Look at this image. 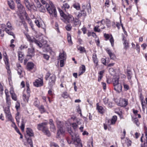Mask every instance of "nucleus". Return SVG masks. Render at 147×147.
Masks as SVG:
<instances>
[{"label": "nucleus", "mask_w": 147, "mask_h": 147, "mask_svg": "<svg viewBox=\"0 0 147 147\" xmlns=\"http://www.w3.org/2000/svg\"><path fill=\"white\" fill-rule=\"evenodd\" d=\"M61 16L62 18V20L65 23H71L73 24V26H76L80 24V22L78 19L76 18L75 20L73 16L68 13L65 14L62 11H60Z\"/></svg>", "instance_id": "f257e3e1"}, {"label": "nucleus", "mask_w": 147, "mask_h": 147, "mask_svg": "<svg viewBox=\"0 0 147 147\" xmlns=\"http://www.w3.org/2000/svg\"><path fill=\"white\" fill-rule=\"evenodd\" d=\"M40 2L43 5L46 4L45 7L47 11L50 15V17L51 18L57 16V12L55 7L53 3L51 1H49V3H47L45 0H41Z\"/></svg>", "instance_id": "f03ea898"}, {"label": "nucleus", "mask_w": 147, "mask_h": 147, "mask_svg": "<svg viewBox=\"0 0 147 147\" xmlns=\"http://www.w3.org/2000/svg\"><path fill=\"white\" fill-rule=\"evenodd\" d=\"M26 36L28 40L30 42L35 43L37 46H39L40 48H41L42 47V44L39 41L37 40L36 38H32L30 37V36L28 35H27Z\"/></svg>", "instance_id": "7ed1b4c3"}, {"label": "nucleus", "mask_w": 147, "mask_h": 147, "mask_svg": "<svg viewBox=\"0 0 147 147\" xmlns=\"http://www.w3.org/2000/svg\"><path fill=\"white\" fill-rule=\"evenodd\" d=\"M4 111L6 118L8 119L9 121L13 122V119L10 113L9 107H5L4 109Z\"/></svg>", "instance_id": "20e7f679"}, {"label": "nucleus", "mask_w": 147, "mask_h": 147, "mask_svg": "<svg viewBox=\"0 0 147 147\" xmlns=\"http://www.w3.org/2000/svg\"><path fill=\"white\" fill-rule=\"evenodd\" d=\"M48 122L46 120L45 122L38 124L37 126V128L38 130H42L48 127L47 125Z\"/></svg>", "instance_id": "39448f33"}, {"label": "nucleus", "mask_w": 147, "mask_h": 147, "mask_svg": "<svg viewBox=\"0 0 147 147\" xmlns=\"http://www.w3.org/2000/svg\"><path fill=\"white\" fill-rule=\"evenodd\" d=\"M56 79V77L55 75H53L50 76L49 78V84L51 86H52L55 84Z\"/></svg>", "instance_id": "423d86ee"}, {"label": "nucleus", "mask_w": 147, "mask_h": 147, "mask_svg": "<svg viewBox=\"0 0 147 147\" xmlns=\"http://www.w3.org/2000/svg\"><path fill=\"white\" fill-rule=\"evenodd\" d=\"M58 123V122L57 123V127L58 128L57 133L58 138L59 137L60 135L63 134L65 132V130L63 129L61 125H59Z\"/></svg>", "instance_id": "0eeeda50"}, {"label": "nucleus", "mask_w": 147, "mask_h": 147, "mask_svg": "<svg viewBox=\"0 0 147 147\" xmlns=\"http://www.w3.org/2000/svg\"><path fill=\"white\" fill-rule=\"evenodd\" d=\"M34 85L36 87H39L43 85V81L42 79L39 78L37 79L33 83Z\"/></svg>", "instance_id": "6e6552de"}, {"label": "nucleus", "mask_w": 147, "mask_h": 147, "mask_svg": "<svg viewBox=\"0 0 147 147\" xmlns=\"http://www.w3.org/2000/svg\"><path fill=\"white\" fill-rule=\"evenodd\" d=\"M122 40L123 42V44L124 46V48L126 50L129 47V43L126 40V38L124 35H122Z\"/></svg>", "instance_id": "1a4fd4ad"}, {"label": "nucleus", "mask_w": 147, "mask_h": 147, "mask_svg": "<svg viewBox=\"0 0 147 147\" xmlns=\"http://www.w3.org/2000/svg\"><path fill=\"white\" fill-rule=\"evenodd\" d=\"M5 63L6 65V68L7 70V72L9 74V76L11 75V71L10 69L9 65L8 62V59L6 57L4 60Z\"/></svg>", "instance_id": "9d476101"}, {"label": "nucleus", "mask_w": 147, "mask_h": 147, "mask_svg": "<svg viewBox=\"0 0 147 147\" xmlns=\"http://www.w3.org/2000/svg\"><path fill=\"white\" fill-rule=\"evenodd\" d=\"M7 2L10 8L12 10H14L15 4L13 1V0H7Z\"/></svg>", "instance_id": "9b49d317"}, {"label": "nucleus", "mask_w": 147, "mask_h": 147, "mask_svg": "<svg viewBox=\"0 0 147 147\" xmlns=\"http://www.w3.org/2000/svg\"><path fill=\"white\" fill-rule=\"evenodd\" d=\"M103 100L104 104L106 105L107 106L111 108L113 107L112 103L110 101H109L107 98H105L103 99Z\"/></svg>", "instance_id": "f8f14e48"}, {"label": "nucleus", "mask_w": 147, "mask_h": 147, "mask_svg": "<svg viewBox=\"0 0 147 147\" xmlns=\"http://www.w3.org/2000/svg\"><path fill=\"white\" fill-rule=\"evenodd\" d=\"M128 104V100L126 99H123L119 102V106L121 107H125Z\"/></svg>", "instance_id": "ddd939ff"}, {"label": "nucleus", "mask_w": 147, "mask_h": 147, "mask_svg": "<svg viewBox=\"0 0 147 147\" xmlns=\"http://www.w3.org/2000/svg\"><path fill=\"white\" fill-rule=\"evenodd\" d=\"M38 10L41 12L45 13L46 12L45 7L44 6L41 4L40 3L38 4L37 6Z\"/></svg>", "instance_id": "4468645a"}, {"label": "nucleus", "mask_w": 147, "mask_h": 147, "mask_svg": "<svg viewBox=\"0 0 147 147\" xmlns=\"http://www.w3.org/2000/svg\"><path fill=\"white\" fill-rule=\"evenodd\" d=\"M27 134L25 136H27V137L33 136L34 135V133L32 130L31 128H28L26 131Z\"/></svg>", "instance_id": "2eb2a0df"}, {"label": "nucleus", "mask_w": 147, "mask_h": 147, "mask_svg": "<svg viewBox=\"0 0 147 147\" xmlns=\"http://www.w3.org/2000/svg\"><path fill=\"white\" fill-rule=\"evenodd\" d=\"M115 90L118 93H120L122 91V86L121 84H118L114 86Z\"/></svg>", "instance_id": "dca6fc26"}, {"label": "nucleus", "mask_w": 147, "mask_h": 147, "mask_svg": "<svg viewBox=\"0 0 147 147\" xmlns=\"http://www.w3.org/2000/svg\"><path fill=\"white\" fill-rule=\"evenodd\" d=\"M92 58L93 62L96 64V66L98 65V61L96 53H93L92 55Z\"/></svg>", "instance_id": "f3484780"}, {"label": "nucleus", "mask_w": 147, "mask_h": 147, "mask_svg": "<svg viewBox=\"0 0 147 147\" xmlns=\"http://www.w3.org/2000/svg\"><path fill=\"white\" fill-rule=\"evenodd\" d=\"M28 55L30 57L34 55V49L33 48H29L28 51Z\"/></svg>", "instance_id": "a211bd4d"}, {"label": "nucleus", "mask_w": 147, "mask_h": 147, "mask_svg": "<svg viewBox=\"0 0 147 147\" xmlns=\"http://www.w3.org/2000/svg\"><path fill=\"white\" fill-rule=\"evenodd\" d=\"M127 79L130 82L131 81V78L132 77V74L131 71L129 69H127Z\"/></svg>", "instance_id": "6ab92c4d"}, {"label": "nucleus", "mask_w": 147, "mask_h": 147, "mask_svg": "<svg viewBox=\"0 0 147 147\" xmlns=\"http://www.w3.org/2000/svg\"><path fill=\"white\" fill-rule=\"evenodd\" d=\"M74 144L77 145L79 146H80L81 147L82 146V144L81 143V140L78 138H76V139H74Z\"/></svg>", "instance_id": "aec40b11"}, {"label": "nucleus", "mask_w": 147, "mask_h": 147, "mask_svg": "<svg viewBox=\"0 0 147 147\" xmlns=\"http://www.w3.org/2000/svg\"><path fill=\"white\" fill-rule=\"evenodd\" d=\"M17 7L20 13H22L25 10L23 6L20 3L17 4Z\"/></svg>", "instance_id": "412c9836"}, {"label": "nucleus", "mask_w": 147, "mask_h": 147, "mask_svg": "<svg viewBox=\"0 0 147 147\" xmlns=\"http://www.w3.org/2000/svg\"><path fill=\"white\" fill-rule=\"evenodd\" d=\"M66 53L64 51L62 53H60L59 56V59H63L65 60L66 59Z\"/></svg>", "instance_id": "4be33fe9"}, {"label": "nucleus", "mask_w": 147, "mask_h": 147, "mask_svg": "<svg viewBox=\"0 0 147 147\" xmlns=\"http://www.w3.org/2000/svg\"><path fill=\"white\" fill-rule=\"evenodd\" d=\"M34 64L32 62H29L27 64V68L29 70L32 69L34 67Z\"/></svg>", "instance_id": "5701e85b"}, {"label": "nucleus", "mask_w": 147, "mask_h": 147, "mask_svg": "<svg viewBox=\"0 0 147 147\" xmlns=\"http://www.w3.org/2000/svg\"><path fill=\"white\" fill-rule=\"evenodd\" d=\"M25 137L26 138V140L30 144V146L31 147H33V145L32 141L31 138H30V137H27V136H25Z\"/></svg>", "instance_id": "b1692460"}, {"label": "nucleus", "mask_w": 147, "mask_h": 147, "mask_svg": "<svg viewBox=\"0 0 147 147\" xmlns=\"http://www.w3.org/2000/svg\"><path fill=\"white\" fill-rule=\"evenodd\" d=\"M107 52L109 55L111 59H115V54L113 53L110 50H107Z\"/></svg>", "instance_id": "393cba45"}, {"label": "nucleus", "mask_w": 147, "mask_h": 147, "mask_svg": "<svg viewBox=\"0 0 147 147\" xmlns=\"http://www.w3.org/2000/svg\"><path fill=\"white\" fill-rule=\"evenodd\" d=\"M98 104H97V109L99 113L101 114H103L104 113V109L102 106L98 105Z\"/></svg>", "instance_id": "a878e982"}, {"label": "nucleus", "mask_w": 147, "mask_h": 147, "mask_svg": "<svg viewBox=\"0 0 147 147\" xmlns=\"http://www.w3.org/2000/svg\"><path fill=\"white\" fill-rule=\"evenodd\" d=\"M17 66L18 68V73L19 75H21L22 71V68L21 65L19 64H17Z\"/></svg>", "instance_id": "bb28decb"}, {"label": "nucleus", "mask_w": 147, "mask_h": 147, "mask_svg": "<svg viewBox=\"0 0 147 147\" xmlns=\"http://www.w3.org/2000/svg\"><path fill=\"white\" fill-rule=\"evenodd\" d=\"M42 131L48 137L50 136L51 133L49 130L48 127L44 130H42Z\"/></svg>", "instance_id": "cd10ccee"}, {"label": "nucleus", "mask_w": 147, "mask_h": 147, "mask_svg": "<svg viewBox=\"0 0 147 147\" xmlns=\"http://www.w3.org/2000/svg\"><path fill=\"white\" fill-rule=\"evenodd\" d=\"M119 78L117 77L113 79V82L114 86L117 85L118 84H121L119 83Z\"/></svg>", "instance_id": "c85d7f7f"}, {"label": "nucleus", "mask_w": 147, "mask_h": 147, "mask_svg": "<svg viewBox=\"0 0 147 147\" xmlns=\"http://www.w3.org/2000/svg\"><path fill=\"white\" fill-rule=\"evenodd\" d=\"M73 7L77 10H79L80 9V4L78 3H74L73 5Z\"/></svg>", "instance_id": "c756f323"}, {"label": "nucleus", "mask_w": 147, "mask_h": 147, "mask_svg": "<svg viewBox=\"0 0 147 147\" xmlns=\"http://www.w3.org/2000/svg\"><path fill=\"white\" fill-rule=\"evenodd\" d=\"M18 54L19 60L21 61H22L24 58V54L20 51H19L18 52Z\"/></svg>", "instance_id": "7c9ffc66"}, {"label": "nucleus", "mask_w": 147, "mask_h": 147, "mask_svg": "<svg viewBox=\"0 0 147 147\" xmlns=\"http://www.w3.org/2000/svg\"><path fill=\"white\" fill-rule=\"evenodd\" d=\"M117 119V117L116 115L113 116L111 120V124H114L115 123Z\"/></svg>", "instance_id": "2f4dec72"}, {"label": "nucleus", "mask_w": 147, "mask_h": 147, "mask_svg": "<svg viewBox=\"0 0 147 147\" xmlns=\"http://www.w3.org/2000/svg\"><path fill=\"white\" fill-rule=\"evenodd\" d=\"M29 97L30 96H28L27 95H26L25 94H23L22 98L24 101L28 102L29 100Z\"/></svg>", "instance_id": "473e14b6"}, {"label": "nucleus", "mask_w": 147, "mask_h": 147, "mask_svg": "<svg viewBox=\"0 0 147 147\" xmlns=\"http://www.w3.org/2000/svg\"><path fill=\"white\" fill-rule=\"evenodd\" d=\"M70 7L69 4L67 3H64L62 6V9L65 10L66 9H69Z\"/></svg>", "instance_id": "72a5a7b5"}, {"label": "nucleus", "mask_w": 147, "mask_h": 147, "mask_svg": "<svg viewBox=\"0 0 147 147\" xmlns=\"http://www.w3.org/2000/svg\"><path fill=\"white\" fill-rule=\"evenodd\" d=\"M38 108L41 113H42L46 112V110H45L43 105H41L40 107L39 106Z\"/></svg>", "instance_id": "f704fd0d"}, {"label": "nucleus", "mask_w": 147, "mask_h": 147, "mask_svg": "<svg viewBox=\"0 0 147 147\" xmlns=\"http://www.w3.org/2000/svg\"><path fill=\"white\" fill-rule=\"evenodd\" d=\"M67 39L68 43L70 45H72L73 44V42L71 40V36L70 34H67Z\"/></svg>", "instance_id": "c9c22d12"}, {"label": "nucleus", "mask_w": 147, "mask_h": 147, "mask_svg": "<svg viewBox=\"0 0 147 147\" xmlns=\"http://www.w3.org/2000/svg\"><path fill=\"white\" fill-rule=\"evenodd\" d=\"M67 130L69 133L72 136V139L73 140V135L74 134V132L72 131L71 127H68L67 128Z\"/></svg>", "instance_id": "e433bc0d"}, {"label": "nucleus", "mask_w": 147, "mask_h": 147, "mask_svg": "<svg viewBox=\"0 0 147 147\" xmlns=\"http://www.w3.org/2000/svg\"><path fill=\"white\" fill-rule=\"evenodd\" d=\"M78 50L80 51V53H82L86 51L84 47H82L81 46H79L78 48Z\"/></svg>", "instance_id": "4c0bfd02"}, {"label": "nucleus", "mask_w": 147, "mask_h": 147, "mask_svg": "<svg viewBox=\"0 0 147 147\" xmlns=\"http://www.w3.org/2000/svg\"><path fill=\"white\" fill-rule=\"evenodd\" d=\"M34 104L36 107H38L39 106V101L36 98H35Z\"/></svg>", "instance_id": "58836bf2"}, {"label": "nucleus", "mask_w": 147, "mask_h": 147, "mask_svg": "<svg viewBox=\"0 0 147 147\" xmlns=\"http://www.w3.org/2000/svg\"><path fill=\"white\" fill-rule=\"evenodd\" d=\"M70 125L73 128L74 130H75L76 128L78 127V124L75 122L71 123Z\"/></svg>", "instance_id": "ea45409f"}, {"label": "nucleus", "mask_w": 147, "mask_h": 147, "mask_svg": "<svg viewBox=\"0 0 147 147\" xmlns=\"http://www.w3.org/2000/svg\"><path fill=\"white\" fill-rule=\"evenodd\" d=\"M76 119V123H77L78 125H80L82 124V120L79 118H76V117H74L73 120H74Z\"/></svg>", "instance_id": "a19ab883"}, {"label": "nucleus", "mask_w": 147, "mask_h": 147, "mask_svg": "<svg viewBox=\"0 0 147 147\" xmlns=\"http://www.w3.org/2000/svg\"><path fill=\"white\" fill-rule=\"evenodd\" d=\"M5 31L8 34H9L10 35L12 36L14 38H15V36L14 34L11 31L7 29H6V30Z\"/></svg>", "instance_id": "79ce46f5"}, {"label": "nucleus", "mask_w": 147, "mask_h": 147, "mask_svg": "<svg viewBox=\"0 0 147 147\" xmlns=\"http://www.w3.org/2000/svg\"><path fill=\"white\" fill-rule=\"evenodd\" d=\"M24 3L26 7L28 8H29L30 7V3L28 0H24Z\"/></svg>", "instance_id": "37998d69"}, {"label": "nucleus", "mask_w": 147, "mask_h": 147, "mask_svg": "<svg viewBox=\"0 0 147 147\" xmlns=\"http://www.w3.org/2000/svg\"><path fill=\"white\" fill-rule=\"evenodd\" d=\"M50 129L51 131L55 132L56 130L55 125L54 124L50 126Z\"/></svg>", "instance_id": "c03bdc74"}, {"label": "nucleus", "mask_w": 147, "mask_h": 147, "mask_svg": "<svg viewBox=\"0 0 147 147\" xmlns=\"http://www.w3.org/2000/svg\"><path fill=\"white\" fill-rule=\"evenodd\" d=\"M110 36L111 37L109 40L110 42L111 43L112 47H113L114 46V40L112 35H111Z\"/></svg>", "instance_id": "a18cd8bd"}, {"label": "nucleus", "mask_w": 147, "mask_h": 147, "mask_svg": "<svg viewBox=\"0 0 147 147\" xmlns=\"http://www.w3.org/2000/svg\"><path fill=\"white\" fill-rule=\"evenodd\" d=\"M125 141L127 146H131V140L129 139H127Z\"/></svg>", "instance_id": "49530a36"}, {"label": "nucleus", "mask_w": 147, "mask_h": 147, "mask_svg": "<svg viewBox=\"0 0 147 147\" xmlns=\"http://www.w3.org/2000/svg\"><path fill=\"white\" fill-rule=\"evenodd\" d=\"M6 25L8 28L9 29L11 30L13 29L12 26H11V24L8 21L7 22Z\"/></svg>", "instance_id": "de8ad7c7"}, {"label": "nucleus", "mask_w": 147, "mask_h": 147, "mask_svg": "<svg viewBox=\"0 0 147 147\" xmlns=\"http://www.w3.org/2000/svg\"><path fill=\"white\" fill-rule=\"evenodd\" d=\"M6 102L7 104V107H10V105L11 104V100L10 98H6Z\"/></svg>", "instance_id": "09e8293b"}, {"label": "nucleus", "mask_w": 147, "mask_h": 147, "mask_svg": "<svg viewBox=\"0 0 147 147\" xmlns=\"http://www.w3.org/2000/svg\"><path fill=\"white\" fill-rule=\"evenodd\" d=\"M12 99L15 101H16L17 100L16 94L15 93L11 95Z\"/></svg>", "instance_id": "8fccbe9b"}, {"label": "nucleus", "mask_w": 147, "mask_h": 147, "mask_svg": "<svg viewBox=\"0 0 147 147\" xmlns=\"http://www.w3.org/2000/svg\"><path fill=\"white\" fill-rule=\"evenodd\" d=\"M62 96L64 98H67L68 97V95L66 92H64L62 95Z\"/></svg>", "instance_id": "3c124183"}, {"label": "nucleus", "mask_w": 147, "mask_h": 147, "mask_svg": "<svg viewBox=\"0 0 147 147\" xmlns=\"http://www.w3.org/2000/svg\"><path fill=\"white\" fill-rule=\"evenodd\" d=\"M1 28L3 30V31H5L7 28H6V26L5 24H2L1 25Z\"/></svg>", "instance_id": "603ef678"}, {"label": "nucleus", "mask_w": 147, "mask_h": 147, "mask_svg": "<svg viewBox=\"0 0 147 147\" xmlns=\"http://www.w3.org/2000/svg\"><path fill=\"white\" fill-rule=\"evenodd\" d=\"M65 60L61 59L60 60V66L61 67H63L64 65V61Z\"/></svg>", "instance_id": "864d4df0"}, {"label": "nucleus", "mask_w": 147, "mask_h": 147, "mask_svg": "<svg viewBox=\"0 0 147 147\" xmlns=\"http://www.w3.org/2000/svg\"><path fill=\"white\" fill-rule=\"evenodd\" d=\"M123 86H124V88L125 90L127 91L129 89V86L125 84L124 83L123 84Z\"/></svg>", "instance_id": "5fc2aeb1"}, {"label": "nucleus", "mask_w": 147, "mask_h": 147, "mask_svg": "<svg viewBox=\"0 0 147 147\" xmlns=\"http://www.w3.org/2000/svg\"><path fill=\"white\" fill-rule=\"evenodd\" d=\"M105 22L107 26H110L111 24V22L109 20L106 19L105 21Z\"/></svg>", "instance_id": "6e6d98bb"}, {"label": "nucleus", "mask_w": 147, "mask_h": 147, "mask_svg": "<svg viewBox=\"0 0 147 147\" xmlns=\"http://www.w3.org/2000/svg\"><path fill=\"white\" fill-rule=\"evenodd\" d=\"M85 66L84 65H82V67L80 69V71H82L83 72H84L85 71Z\"/></svg>", "instance_id": "4d7b16f0"}, {"label": "nucleus", "mask_w": 147, "mask_h": 147, "mask_svg": "<svg viewBox=\"0 0 147 147\" xmlns=\"http://www.w3.org/2000/svg\"><path fill=\"white\" fill-rule=\"evenodd\" d=\"M71 25H67L65 27L66 29L68 31H70L71 29Z\"/></svg>", "instance_id": "13d9d810"}, {"label": "nucleus", "mask_w": 147, "mask_h": 147, "mask_svg": "<svg viewBox=\"0 0 147 147\" xmlns=\"http://www.w3.org/2000/svg\"><path fill=\"white\" fill-rule=\"evenodd\" d=\"M43 57L45 59L47 60H48L49 57V55L46 54H43Z\"/></svg>", "instance_id": "bf43d9fd"}, {"label": "nucleus", "mask_w": 147, "mask_h": 147, "mask_svg": "<svg viewBox=\"0 0 147 147\" xmlns=\"http://www.w3.org/2000/svg\"><path fill=\"white\" fill-rule=\"evenodd\" d=\"M28 47L26 45H21V46L20 47V49L21 50H22L24 49L27 48Z\"/></svg>", "instance_id": "052dcab7"}, {"label": "nucleus", "mask_w": 147, "mask_h": 147, "mask_svg": "<svg viewBox=\"0 0 147 147\" xmlns=\"http://www.w3.org/2000/svg\"><path fill=\"white\" fill-rule=\"evenodd\" d=\"M35 22L36 24V25L38 26V27H40V22H39L38 20H35Z\"/></svg>", "instance_id": "680f3d73"}, {"label": "nucleus", "mask_w": 147, "mask_h": 147, "mask_svg": "<svg viewBox=\"0 0 147 147\" xmlns=\"http://www.w3.org/2000/svg\"><path fill=\"white\" fill-rule=\"evenodd\" d=\"M104 36L106 39V40H107L110 38V36L108 34L105 33L104 34Z\"/></svg>", "instance_id": "e2e57ef3"}, {"label": "nucleus", "mask_w": 147, "mask_h": 147, "mask_svg": "<svg viewBox=\"0 0 147 147\" xmlns=\"http://www.w3.org/2000/svg\"><path fill=\"white\" fill-rule=\"evenodd\" d=\"M81 12L82 13V16H86V12L84 10H81Z\"/></svg>", "instance_id": "0e129e2a"}, {"label": "nucleus", "mask_w": 147, "mask_h": 147, "mask_svg": "<svg viewBox=\"0 0 147 147\" xmlns=\"http://www.w3.org/2000/svg\"><path fill=\"white\" fill-rule=\"evenodd\" d=\"M98 27H95L94 28V30L95 32H99L100 31V30L98 28Z\"/></svg>", "instance_id": "69168bd1"}, {"label": "nucleus", "mask_w": 147, "mask_h": 147, "mask_svg": "<svg viewBox=\"0 0 147 147\" xmlns=\"http://www.w3.org/2000/svg\"><path fill=\"white\" fill-rule=\"evenodd\" d=\"M105 72L104 70H102L100 71V72L98 73V74L100 76H102V77H103V74Z\"/></svg>", "instance_id": "338daca9"}, {"label": "nucleus", "mask_w": 147, "mask_h": 147, "mask_svg": "<svg viewBox=\"0 0 147 147\" xmlns=\"http://www.w3.org/2000/svg\"><path fill=\"white\" fill-rule=\"evenodd\" d=\"M49 124L50 126L54 124L53 122V121L52 119H50L49 120Z\"/></svg>", "instance_id": "774afa93"}]
</instances>
